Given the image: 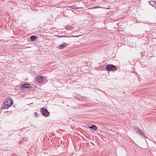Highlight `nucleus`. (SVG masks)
Here are the masks:
<instances>
[{
	"label": "nucleus",
	"instance_id": "f257e3e1",
	"mask_svg": "<svg viewBox=\"0 0 156 156\" xmlns=\"http://www.w3.org/2000/svg\"><path fill=\"white\" fill-rule=\"evenodd\" d=\"M13 101L10 98H8L4 102V105L2 106L3 109H8L12 104H13Z\"/></svg>",
	"mask_w": 156,
	"mask_h": 156
},
{
	"label": "nucleus",
	"instance_id": "f03ea898",
	"mask_svg": "<svg viewBox=\"0 0 156 156\" xmlns=\"http://www.w3.org/2000/svg\"><path fill=\"white\" fill-rule=\"evenodd\" d=\"M40 111L41 114L45 117H47L50 115V112L45 108L43 107L41 108Z\"/></svg>",
	"mask_w": 156,
	"mask_h": 156
},
{
	"label": "nucleus",
	"instance_id": "7ed1b4c3",
	"mask_svg": "<svg viewBox=\"0 0 156 156\" xmlns=\"http://www.w3.org/2000/svg\"><path fill=\"white\" fill-rule=\"evenodd\" d=\"M117 68L116 66L112 64H108L105 67V69L107 71H114L117 69Z\"/></svg>",
	"mask_w": 156,
	"mask_h": 156
},
{
	"label": "nucleus",
	"instance_id": "20e7f679",
	"mask_svg": "<svg viewBox=\"0 0 156 156\" xmlns=\"http://www.w3.org/2000/svg\"><path fill=\"white\" fill-rule=\"evenodd\" d=\"M134 129L135 130L136 132L137 133L139 134L142 137H143L144 138H147V136L144 133L140 130L138 127H134Z\"/></svg>",
	"mask_w": 156,
	"mask_h": 156
},
{
	"label": "nucleus",
	"instance_id": "39448f33",
	"mask_svg": "<svg viewBox=\"0 0 156 156\" xmlns=\"http://www.w3.org/2000/svg\"><path fill=\"white\" fill-rule=\"evenodd\" d=\"M35 79L38 83H42L44 80V78L43 76H38L36 77Z\"/></svg>",
	"mask_w": 156,
	"mask_h": 156
},
{
	"label": "nucleus",
	"instance_id": "423d86ee",
	"mask_svg": "<svg viewBox=\"0 0 156 156\" xmlns=\"http://www.w3.org/2000/svg\"><path fill=\"white\" fill-rule=\"evenodd\" d=\"M20 87L21 88L23 89L26 88L30 89L31 87L30 85L28 84V83H23L21 85Z\"/></svg>",
	"mask_w": 156,
	"mask_h": 156
},
{
	"label": "nucleus",
	"instance_id": "0eeeda50",
	"mask_svg": "<svg viewBox=\"0 0 156 156\" xmlns=\"http://www.w3.org/2000/svg\"><path fill=\"white\" fill-rule=\"evenodd\" d=\"M148 2L149 4L152 5L153 7H154L155 8L156 7V2L152 1H149Z\"/></svg>",
	"mask_w": 156,
	"mask_h": 156
},
{
	"label": "nucleus",
	"instance_id": "6e6552de",
	"mask_svg": "<svg viewBox=\"0 0 156 156\" xmlns=\"http://www.w3.org/2000/svg\"><path fill=\"white\" fill-rule=\"evenodd\" d=\"M88 127L95 131L97 129V128L95 125H92L91 126H89Z\"/></svg>",
	"mask_w": 156,
	"mask_h": 156
},
{
	"label": "nucleus",
	"instance_id": "1a4fd4ad",
	"mask_svg": "<svg viewBox=\"0 0 156 156\" xmlns=\"http://www.w3.org/2000/svg\"><path fill=\"white\" fill-rule=\"evenodd\" d=\"M67 9L68 8H69L73 9H76V6L75 5L67 6Z\"/></svg>",
	"mask_w": 156,
	"mask_h": 156
},
{
	"label": "nucleus",
	"instance_id": "9d476101",
	"mask_svg": "<svg viewBox=\"0 0 156 156\" xmlns=\"http://www.w3.org/2000/svg\"><path fill=\"white\" fill-rule=\"evenodd\" d=\"M37 38V37L34 35H32L30 37V40L32 41H34Z\"/></svg>",
	"mask_w": 156,
	"mask_h": 156
},
{
	"label": "nucleus",
	"instance_id": "9b49d317",
	"mask_svg": "<svg viewBox=\"0 0 156 156\" xmlns=\"http://www.w3.org/2000/svg\"><path fill=\"white\" fill-rule=\"evenodd\" d=\"M66 46L64 44H61L60 45L58 46L57 48L59 49H62L65 48Z\"/></svg>",
	"mask_w": 156,
	"mask_h": 156
},
{
	"label": "nucleus",
	"instance_id": "f8f14e48",
	"mask_svg": "<svg viewBox=\"0 0 156 156\" xmlns=\"http://www.w3.org/2000/svg\"><path fill=\"white\" fill-rule=\"evenodd\" d=\"M34 115L35 117H37L38 116V114L37 112H35L34 113Z\"/></svg>",
	"mask_w": 156,
	"mask_h": 156
},
{
	"label": "nucleus",
	"instance_id": "ddd939ff",
	"mask_svg": "<svg viewBox=\"0 0 156 156\" xmlns=\"http://www.w3.org/2000/svg\"><path fill=\"white\" fill-rule=\"evenodd\" d=\"M144 55V52H142L141 53V55L143 57V55Z\"/></svg>",
	"mask_w": 156,
	"mask_h": 156
},
{
	"label": "nucleus",
	"instance_id": "4468645a",
	"mask_svg": "<svg viewBox=\"0 0 156 156\" xmlns=\"http://www.w3.org/2000/svg\"><path fill=\"white\" fill-rule=\"evenodd\" d=\"M98 8V6H95V7H93V8H91L90 9H94L97 8Z\"/></svg>",
	"mask_w": 156,
	"mask_h": 156
},
{
	"label": "nucleus",
	"instance_id": "2eb2a0df",
	"mask_svg": "<svg viewBox=\"0 0 156 156\" xmlns=\"http://www.w3.org/2000/svg\"><path fill=\"white\" fill-rule=\"evenodd\" d=\"M155 9H156V7H155Z\"/></svg>",
	"mask_w": 156,
	"mask_h": 156
}]
</instances>
